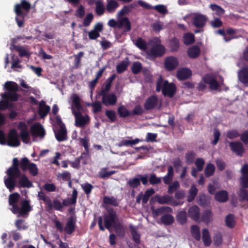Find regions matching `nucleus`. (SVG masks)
I'll return each mask as SVG.
<instances>
[{
	"instance_id": "1",
	"label": "nucleus",
	"mask_w": 248,
	"mask_h": 248,
	"mask_svg": "<svg viewBox=\"0 0 248 248\" xmlns=\"http://www.w3.org/2000/svg\"><path fill=\"white\" fill-rule=\"evenodd\" d=\"M19 166V160L15 157L13 159L12 166L6 170L8 177L4 179V183L10 192H12L16 186L19 188L33 187L32 183L28 177L24 174H21Z\"/></svg>"
},
{
	"instance_id": "2",
	"label": "nucleus",
	"mask_w": 248,
	"mask_h": 248,
	"mask_svg": "<svg viewBox=\"0 0 248 248\" xmlns=\"http://www.w3.org/2000/svg\"><path fill=\"white\" fill-rule=\"evenodd\" d=\"M20 197V194L17 192L11 194L9 196V204L12 206L10 210L13 214L18 215V217H24L25 216L28 215L29 213L32 210V207L30 205V201L28 200L23 201L20 207L17 204Z\"/></svg>"
},
{
	"instance_id": "3",
	"label": "nucleus",
	"mask_w": 248,
	"mask_h": 248,
	"mask_svg": "<svg viewBox=\"0 0 248 248\" xmlns=\"http://www.w3.org/2000/svg\"><path fill=\"white\" fill-rule=\"evenodd\" d=\"M241 174L240 178V183L241 187L238 193L240 202H248V164H245L240 170Z\"/></svg>"
},
{
	"instance_id": "4",
	"label": "nucleus",
	"mask_w": 248,
	"mask_h": 248,
	"mask_svg": "<svg viewBox=\"0 0 248 248\" xmlns=\"http://www.w3.org/2000/svg\"><path fill=\"white\" fill-rule=\"evenodd\" d=\"M161 90L164 96L171 98L176 93V87L173 83H169L168 80L164 81L162 77L160 76L156 82V91L159 92Z\"/></svg>"
},
{
	"instance_id": "5",
	"label": "nucleus",
	"mask_w": 248,
	"mask_h": 248,
	"mask_svg": "<svg viewBox=\"0 0 248 248\" xmlns=\"http://www.w3.org/2000/svg\"><path fill=\"white\" fill-rule=\"evenodd\" d=\"M107 214L104 217L105 227L110 231L111 228L119 222L116 211L112 207L107 208Z\"/></svg>"
},
{
	"instance_id": "6",
	"label": "nucleus",
	"mask_w": 248,
	"mask_h": 248,
	"mask_svg": "<svg viewBox=\"0 0 248 248\" xmlns=\"http://www.w3.org/2000/svg\"><path fill=\"white\" fill-rule=\"evenodd\" d=\"M19 164L22 171L29 170L30 174L33 176L38 175V169L37 165L35 163L30 162L26 157L22 158L20 162H19Z\"/></svg>"
},
{
	"instance_id": "7",
	"label": "nucleus",
	"mask_w": 248,
	"mask_h": 248,
	"mask_svg": "<svg viewBox=\"0 0 248 248\" xmlns=\"http://www.w3.org/2000/svg\"><path fill=\"white\" fill-rule=\"evenodd\" d=\"M166 52L165 47L161 44H156L152 46L147 54L152 59L163 56Z\"/></svg>"
},
{
	"instance_id": "8",
	"label": "nucleus",
	"mask_w": 248,
	"mask_h": 248,
	"mask_svg": "<svg viewBox=\"0 0 248 248\" xmlns=\"http://www.w3.org/2000/svg\"><path fill=\"white\" fill-rule=\"evenodd\" d=\"M193 15L192 18V25L197 29H203L208 20L206 16L198 13L193 14Z\"/></svg>"
},
{
	"instance_id": "9",
	"label": "nucleus",
	"mask_w": 248,
	"mask_h": 248,
	"mask_svg": "<svg viewBox=\"0 0 248 248\" xmlns=\"http://www.w3.org/2000/svg\"><path fill=\"white\" fill-rule=\"evenodd\" d=\"M17 128L20 130L19 136L24 143L28 144L30 140V133L28 130V125L21 121L18 123Z\"/></svg>"
},
{
	"instance_id": "10",
	"label": "nucleus",
	"mask_w": 248,
	"mask_h": 248,
	"mask_svg": "<svg viewBox=\"0 0 248 248\" xmlns=\"http://www.w3.org/2000/svg\"><path fill=\"white\" fill-rule=\"evenodd\" d=\"M73 114L75 117V125L78 127H84L89 121L90 117L87 115L84 117L82 113L79 111H76L72 108Z\"/></svg>"
},
{
	"instance_id": "11",
	"label": "nucleus",
	"mask_w": 248,
	"mask_h": 248,
	"mask_svg": "<svg viewBox=\"0 0 248 248\" xmlns=\"http://www.w3.org/2000/svg\"><path fill=\"white\" fill-rule=\"evenodd\" d=\"M6 143L10 147H18L20 145L18 135L15 129H12L9 132Z\"/></svg>"
},
{
	"instance_id": "12",
	"label": "nucleus",
	"mask_w": 248,
	"mask_h": 248,
	"mask_svg": "<svg viewBox=\"0 0 248 248\" xmlns=\"http://www.w3.org/2000/svg\"><path fill=\"white\" fill-rule=\"evenodd\" d=\"M179 65L178 59L174 56H169L164 60L165 68L168 71H171L177 68Z\"/></svg>"
},
{
	"instance_id": "13",
	"label": "nucleus",
	"mask_w": 248,
	"mask_h": 248,
	"mask_svg": "<svg viewBox=\"0 0 248 248\" xmlns=\"http://www.w3.org/2000/svg\"><path fill=\"white\" fill-rule=\"evenodd\" d=\"M229 147L231 151L237 156H242L245 152L243 144L239 141L230 142Z\"/></svg>"
},
{
	"instance_id": "14",
	"label": "nucleus",
	"mask_w": 248,
	"mask_h": 248,
	"mask_svg": "<svg viewBox=\"0 0 248 248\" xmlns=\"http://www.w3.org/2000/svg\"><path fill=\"white\" fill-rule=\"evenodd\" d=\"M31 133L34 137L43 138L45 135V130L42 125L39 123L33 124L31 127Z\"/></svg>"
},
{
	"instance_id": "15",
	"label": "nucleus",
	"mask_w": 248,
	"mask_h": 248,
	"mask_svg": "<svg viewBox=\"0 0 248 248\" xmlns=\"http://www.w3.org/2000/svg\"><path fill=\"white\" fill-rule=\"evenodd\" d=\"M76 221L77 219L75 216H70L68 217L64 228L65 232L68 234H71L75 232Z\"/></svg>"
},
{
	"instance_id": "16",
	"label": "nucleus",
	"mask_w": 248,
	"mask_h": 248,
	"mask_svg": "<svg viewBox=\"0 0 248 248\" xmlns=\"http://www.w3.org/2000/svg\"><path fill=\"white\" fill-rule=\"evenodd\" d=\"M158 99L157 96L153 95L147 98L144 104V108L146 110L155 108L157 106Z\"/></svg>"
},
{
	"instance_id": "17",
	"label": "nucleus",
	"mask_w": 248,
	"mask_h": 248,
	"mask_svg": "<svg viewBox=\"0 0 248 248\" xmlns=\"http://www.w3.org/2000/svg\"><path fill=\"white\" fill-rule=\"evenodd\" d=\"M31 4L26 0H22L20 4H16L15 7V11L17 16H23L24 13L21 8L28 11L31 8Z\"/></svg>"
},
{
	"instance_id": "18",
	"label": "nucleus",
	"mask_w": 248,
	"mask_h": 248,
	"mask_svg": "<svg viewBox=\"0 0 248 248\" xmlns=\"http://www.w3.org/2000/svg\"><path fill=\"white\" fill-rule=\"evenodd\" d=\"M119 29H123V31L127 32L131 30V23L127 17H124L119 19Z\"/></svg>"
},
{
	"instance_id": "19",
	"label": "nucleus",
	"mask_w": 248,
	"mask_h": 248,
	"mask_svg": "<svg viewBox=\"0 0 248 248\" xmlns=\"http://www.w3.org/2000/svg\"><path fill=\"white\" fill-rule=\"evenodd\" d=\"M38 197L39 200L43 201L46 205V210L49 212L53 210V205L51 199L47 197L45 193L42 191L38 192Z\"/></svg>"
},
{
	"instance_id": "20",
	"label": "nucleus",
	"mask_w": 248,
	"mask_h": 248,
	"mask_svg": "<svg viewBox=\"0 0 248 248\" xmlns=\"http://www.w3.org/2000/svg\"><path fill=\"white\" fill-rule=\"evenodd\" d=\"M192 75L191 70L188 68H182L178 70L176 73V77L180 80H186Z\"/></svg>"
},
{
	"instance_id": "21",
	"label": "nucleus",
	"mask_w": 248,
	"mask_h": 248,
	"mask_svg": "<svg viewBox=\"0 0 248 248\" xmlns=\"http://www.w3.org/2000/svg\"><path fill=\"white\" fill-rule=\"evenodd\" d=\"M203 80L205 83L209 84L210 88L212 90H217L219 87V83L217 80L210 75H206L203 78Z\"/></svg>"
},
{
	"instance_id": "22",
	"label": "nucleus",
	"mask_w": 248,
	"mask_h": 248,
	"mask_svg": "<svg viewBox=\"0 0 248 248\" xmlns=\"http://www.w3.org/2000/svg\"><path fill=\"white\" fill-rule=\"evenodd\" d=\"M117 98L113 93H109L104 98H102V103L106 106L114 105L117 102Z\"/></svg>"
},
{
	"instance_id": "23",
	"label": "nucleus",
	"mask_w": 248,
	"mask_h": 248,
	"mask_svg": "<svg viewBox=\"0 0 248 248\" xmlns=\"http://www.w3.org/2000/svg\"><path fill=\"white\" fill-rule=\"evenodd\" d=\"M188 216L192 219L198 221L200 218V208L197 205H193L188 210Z\"/></svg>"
},
{
	"instance_id": "24",
	"label": "nucleus",
	"mask_w": 248,
	"mask_h": 248,
	"mask_svg": "<svg viewBox=\"0 0 248 248\" xmlns=\"http://www.w3.org/2000/svg\"><path fill=\"white\" fill-rule=\"evenodd\" d=\"M50 108L49 106L46 105L45 102L41 101L39 104L38 109V114L42 119L46 116L49 112Z\"/></svg>"
},
{
	"instance_id": "25",
	"label": "nucleus",
	"mask_w": 248,
	"mask_h": 248,
	"mask_svg": "<svg viewBox=\"0 0 248 248\" xmlns=\"http://www.w3.org/2000/svg\"><path fill=\"white\" fill-rule=\"evenodd\" d=\"M55 137L58 141H62L66 140L67 130L65 126L60 127L57 131H54Z\"/></svg>"
},
{
	"instance_id": "26",
	"label": "nucleus",
	"mask_w": 248,
	"mask_h": 248,
	"mask_svg": "<svg viewBox=\"0 0 248 248\" xmlns=\"http://www.w3.org/2000/svg\"><path fill=\"white\" fill-rule=\"evenodd\" d=\"M188 56L191 59L197 58L201 53L199 46L195 45L189 47L187 51Z\"/></svg>"
},
{
	"instance_id": "27",
	"label": "nucleus",
	"mask_w": 248,
	"mask_h": 248,
	"mask_svg": "<svg viewBox=\"0 0 248 248\" xmlns=\"http://www.w3.org/2000/svg\"><path fill=\"white\" fill-rule=\"evenodd\" d=\"M238 78L240 82L244 84H248V68H242L238 73Z\"/></svg>"
},
{
	"instance_id": "28",
	"label": "nucleus",
	"mask_w": 248,
	"mask_h": 248,
	"mask_svg": "<svg viewBox=\"0 0 248 248\" xmlns=\"http://www.w3.org/2000/svg\"><path fill=\"white\" fill-rule=\"evenodd\" d=\"M95 13L98 16H101L105 13L106 8L103 3L102 0H96L95 1Z\"/></svg>"
},
{
	"instance_id": "29",
	"label": "nucleus",
	"mask_w": 248,
	"mask_h": 248,
	"mask_svg": "<svg viewBox=\"0 0 248 248\" xmlns=\"http://www.w3.org/2000/svg\"><path fill=\"white\" fill-rule=\"evenodd\" d=\"M19 96V95L15 92H5L1 94L2 98L7 101L15 102L18 100Z\"/></svg>"
},
{
	"instance_id": "30",
	"label": "nucleus",
	"mask_w": 248,
	"mask_h": 248,
	"mask_svg": "<svg viewBox=\"0 0 248 248\" xmlns=\"http://www.w3.org/2000/svg\"><path fill=\"white\" fill-rule=\"evenodd\" d=\"M215 199L221 202H226L228 200V193L224 190H220L216 193Z\"/></svg>"
},
{
	"instance_id": "31",
	"label": "nucleus",
	"mask_w": 248,
	"mask_h": 248,
	"mask_svg": "<svg viewBox=\"0 0 248 248\" xmlns=\"http://www.w3.org/2000/svg\"><path fill=\"white\" fill-rule=\"evenodd\" d=\"M202 240L205 247L210 246L212 243L209 232L207 228H204L202 231Z\"/></svg>"
},
{
	"instance_id": "32",
	"label": "nucleus",
	"mask_w": 248,
	"mask_h": 248,
	"mask_svg": "<svg viewBox=\"0 0 248 248\" xmlns=\"http://www.w3.org/2000/svg\"><path fill=\"white\" fill-rule=\"evenodd\" d=\"M172 212V209L168 206H163L156 209H152V213L155 217H156L162 214H164L165 213H171Z\"/></svg>"
},
{
	"instance_id": "33",
	"label": "nucleus",
	"mask_w": 248,
	"mask_h": 248,
	"mask_svg": "<svg viewBox=\"0 0 248 248\" xmlns=\"http://www.w3.org/2000/svg\"><path fill=\"white\" fill-rule=\"evenodd\" d=\"M4 88L7 92L16 93L18 91V84L13 81H7L4 84Z\"/></svg>"
},
{
	"instance_id": "34",
	"label": "nucleus",
	"mask_w": 248,
	"mask_h": 248,
	"mask_svg": "<svg viewBox=\"0 0 248 248\" xmlns=\"http://www.w3.org/2000/svg\"><path fill=\"white\" fill-rule=\"evenodd\" d=\"M160 220L163 224L170 225L173 223L174 222V218L170 214H165L161 216Z\"/></svg>"
},
{
	"instance_id": "35",
	"label": "nucleus",
	"mask_w": 248,
	"mask_h": 248,
	"mask_svg": "<svg viewBox=\"0 0 248 248\" xmlns=\"http://www.w3.org/2000/svg\"><path fill=\"white\" fill-rule=\"evenodd\" d=\"M119 4L115 0H109L108 1L106 5V10L108 13H114L118 7Z\"/></svg>"
},
{
	"instance_id": "36",
	"label": "nucleus",
	"mask_w": 248,
	"mask_h": 248,
	"mask_svg": "<svg viewBox=\"0 0 248 248\" xmlns=\"http://www.w3.org/2000/svg\"><path fill=\"white\" fill-rule=\"evenodd\" d=\"M140 141H141V140L139 139H135L132 140H123L117 144V146L119 147L123 146H132V145L138 143Z\"/></svg>"
},
{
	"instance_id": "37",
	"label": "nucleus",
	"mask_w": 248,
	"mask_h": 248,
	"mask_svg": "<svg viewBox=\"0 0 248 248\" xmlns=\"http://www.w3.org/2000/svg\"><path fill=\"white\" fill-rule=\"evenodd\" d=\"M13 48L14 49L19 52V56L20 57H29L31 55V53L29 52V51L26 49L23 46H13Z\"/></svg>"
},
{
	"instance_id": "38",
	"label": "nucleus",
	"mask_w": 248,
	"mask_h": 248,
	"mask_svg": "<svg viewBox=\"0 0 248 248\" xmlns=\"http://www.w3.org/2000/svg\"><path fill=\"white\" fill-rule=\"evenodd\" d=\"M198 192V190L197 188L195 185H192L191 186L190 188L188 190L189 195L187 198V201L188 202H192L195 199Z\"/></svg>"
},
{
	"instance_id": "39",
	"label": "nucleus",
	"mask_w": 248,
	"mask_h": 248,
	"mask_svg": "<svg viewBox=\"0 0 248 248\" xmlns=\"http://www.w3.org/2000/svg\"><path fill=\"white\" fill-rule=\"evenodd\" d=\"M187 213L186 211L183 210L179 212L176 216V220L178 223L183 225L187 221Z\"/></svg>"
},
{
	"instance_id": "40",
	"label": "nucleus",
	"mask_w": 248,
	"mask_h": 248,
	"mask_svg": "<svg viewBox=\"0 0 248 248\" xmlns=\"http://www.w3.org/2000/svg\"><path fill=\"white\" fill-rule=\"evenodd\" d=\"M169 46L172 52L177 51L180 47L179 40L176 37L171 38L170 41Z\"/></svg>"
},
{
	"instance_id": "41",
	"label": "nucleus",
	"mask_w": 248,
	"mask_h": 248,
	"mask_svg": "<svg viewBox=\"0 0 248 248\" xmlns=\"http://www.w3.org/2000/svg\"><path fill=\"white\" fill-rule=\"evenodd\" d=\"M115 173V171L114 170L109 171L108 168H103L99 172V176L100 178L106 179L114 174Z\"/></svg>"
},
{
	"instance_id": "42",
	"label": "nucleus",
	"mask_w": 248,
	"mask_h": 248,
	"mask_svg": "<svg viewBox=\"0 0 248 248\" xmlns=\"http://www.w3.org/2000/svg\"><path fill=\"white\" fill-rule=\"evenodd\" d=\"M117 112L120 118H126L131 115V112L123 105L118 107Z\"/></svg>"
},
{
	"instance_id": "43",
	"label": "nucleus",
	"mask_w": 248,
	"mask_h": 248,
	"mask_svg": "<svg viewBox=\"0 0 248 248\" xmlns=\"http://www.w3.org/2000/svg\"><path fill=\"white\" fill-rule=\"evenodd\" d=\"M191 233L192 237L197 241H200L201 239V233L200 228L196 225H193L191 226Z\"/></svg>"
},
{
	"instance_id": "44",
	"label": "nucleus",
	"mask_w": 248,
	"mask_h": 248,
	"mask_svg": "<svg viewBox=\"0 0 248 248\" xmlns=\"http://www.w3.org/2000/svg\"><path fill=\"white\" fill-rule=\"evenodd\" d=\"M113 227L118 236L120 238H123L124 236L125 229L121 223L118 222Z\"/></svg>"
},
{
	"instance_id": "45",
	"label": "nucleus",
	"mask_w": 248,
	"mask_h": 248,
	"mask_svg": "<svg viewBox=\"0 0 248 248\" xmlns=\"http://www.w3.org/2000/svg\"><path fill=\"white\" fill-rule=\"evenodd\" d=\"M210 9L214 11L215 14L218 16H221L225 13V10L220 6L216 4H211L209 5Z\"/></svg>"
},
{
	"instance_id": "46",
	"label": "nucleus",
	"mask_w": 248,
	"mask_h": 248,
	"mask_svg": "<svg viewBox=\"0 0 248 248\" xmlns=\"http://www.w3.org/2000/svg\"><path fill=\"white\" fill-rule=\"evenodd\" d=\"M103 202L105 204L112 205L114 206H118L119 205V202L115 197L105 196L103 198Z\"/></svg>"
},
{
	"instance_id": "47",
	"label": "nucleus",
	"mask_w": 248,
	"mask_h": 248,
	"mask_svg": "<svg viewBox=\"0 0 248 248\" xmlns=\"http://www.w3.org/2000/svg\"><path fill=\"white\" fill-rule=\"evenodd\" d=\"M196 155L193 151H188L185 154L186 162L187 164H190L194 162Z\"/></svg>"
},
{
	"instance_id": "48",
	"label": "nucleus",
	"mask_w": 248,
	"mask_h": 248,
	"mask_svg": "<svg viewBox=\"0 0 248 248\" xmlns=\"http://www.w3.org/2000/svg\"><path fill=\"white\" fill-rule=\"evenodd\" d=\"M195 41L194 35L191 33L185 34L183 36V42L186 45H190Z\"/></svg>"
},
{
	"instance_id": "49",
	"label": "nucleus",
	"mask_w": 248,
	"mask_h": 248,
	"mask_svg": "<svg viewBox=\"0 0 248 248\" xmlns=\"http://www.w3.org/2000/svg\"><path fill=\"white\" fill-rule=\"evenodd\" d=\"M215 170V167L212 163L207 164L205 170L204 174L206 177H209L213 175Z\"/></svg>"
},
{
	"instance_id": "50",
	"label": "nucleus",
	"mask_w": 248,
	"mask_h": 248,
	"mask_svg": "<svg viewBox=\"0 0 248 248\" xmlns=\"http://www.w3.org/2000/svg\"><path fill=\"white\" fill-rule=\"evenodd\" d=\"M135 45L139 48L142 50H145L147 48V44L146 41L141 37H138L137 39Z\"/></svg>"
},
{
	"instance_id": "51",
	"label": "nucleus",
	"mask_w": 248,
	"mask_h": 248,
	"mask_svg": "<svg viewBox=\"0 0 248 248\" xmlns=\"http://www.w3.org/2000/svg\"><path fill=\"white\" fill-rule=\"evenodd\" d=\"M152 9L155 10L159 14L163 15H165L168 13V10L166 6L163 4H158L153 6Z\"/></svg>"
},
{
	"instance_id": "52",
	"label": "nucleus",
	"mask_w": 248,
	"mask_h": 248,
	"mask_svg": "<svg viewBox=\"0 0 248 248\" xmlns=\"http://www.w3.org/2000/svg\"><path fill=\"white\" fill-rule=\"evenodd\" d=\"M212 216V213L210 210L204 211L202 214V221L208 223Z\"/></svg>"
},
{
	"instance_id": "53",
	"label": "nucleus",
	"mask_w": 248,
	"mask_h": 248,
	"mask_svg": "<svg viewBox=\"0 0 248 248\" xmlns=\"http://www.w3.org/2000/svg\"><path fill=\"white\" fill-rule=\"evenodd\" d=\"M226 225L230 228H233L235 226L234 216L232 214L228 215L225 218Z\"/></svg>"
},
{
	"instance_id": "54",
	"label": "nucleus",
	"mask_w": 248,
	"mask_h": 248,
	"mask_svg": "<svg viewBox=\"0 0 248 248\" xmlns=\"http://www.w3.org/2000/svg\"><path fill=\"white\" fill-rule=\"evenodd\" d=\"M213 238L214 244L216 246L218 247L222 243V235L221 232H217L215 233Z\"/></svg>"
},
{
	"instance_id": "55",
	"label": "nucleus",
	"mask_w": 248,
	"mask_h": 248,
	"mask_svg": "<svg viewBox=\"0 0 248 248\" xmlns=\"http://www.w3.org/2000/svg\"><path fill=\"white\" fill-rule=\"evenodd\" d=\"M142 70V65L140 62H134L131 67V71L133 74L137 75L139 74Z\"/></svg>"
},
{
	"instance_id": "56",
	"label": "nucleus",
	"mask_w": 248,
	"mask_h": 248,
	"mask_svg": "<svg viewBox=\"0 0 248 248\" xmlns=\"http://www.w3.org/2000/svg\"><path fill=\"white\" fill-rule=\"evenodd\" d=\"M127 184L133 189L136 188L140 185V179L138 177L133 178L129 179L127 182Z\"/></svg>"
},
{
	"instance_id": "57",
	"label": "nucleus",
	"mask_w": 248,
	"mask_h": 248,
	"mask_svg": "<svg viewBox=\"0 0 248 248\" xmlns=\"http://www.w3.org/2000/svg\"><path fill=\"white\" fill-rule=\"evenodd\" d=\"M155 193V190L153 188H151L150 189H147L145 192L144 194L142 195V202L144 204L146 203L149 198Z\"/></svg>"
},
{
	"instance_id": "58",
	"label": "nucleus",
	"mask_w": 248,
	"mask_h": 248,
	"mask_svg": "<svg viewBox=\"0 0 248 248\" xmlns=\"http://www.w3.org/2000/svg\"><path fill=\"white\" fill-rule=\"evenodd\" d=\"M128 63L125 61L121 62L116 66V70L118 74H122L124 73L127 69L128 66Z\"/></svg>"
},
{
	"instance_id": "59",
	"label": "nucleus",
	"mask_w": 248,
	"mask_h": 248,
	"mask_svg": "<svg viewBox=\"0 0 248 248\" xmlns=\"http://www.w3.org/2000/svg\"><path fill=\"white\" fill-rule=\"evenodd\" d=\"M105 115L109 119V122L113 123L116 121L117 116L115 111L112 110H107Z\"/></svg>"
},
{
	"instance_id": "60",
	"label": "nucleus",
	"mask_w": 248,
	"mask_h": 248,
	"mask_svg": "<svg viewBox=\"0 0 248 248\" xmlns=\"http://www.w3.org/2000/svg\"><path fill=\"white\" fill-rule=\"evenodd\" d=\"M149 182L152 185L159 184L161 182V178L157 177L155 173H152L149 178Z\"/></svg>"
},
{
	"instance_id": "61",
	"label": "nucleus",
	"mask_w": 248,
	"mask_h": 248,
	"mask_svg": "<svg viewBox=\"0 0 248 248\" xmlns=\"http://www.w3.org/2000/svg\"><path fill=\"white\" fill-rule=\"evenodd\" d=\"M52 205L53 209L55 210L62 211L63 209V203L60 200L55 199L53 200Z\"/></svg>"
},
{
	"instance_id": "62",
	"label": "nucleus",
	"mask_w": 248,
	"mask_h": 248,
	"mask_svg": "<svg viewBox=\"0 0 248 248\" xmlns=\"http://www.w3.org/2000/svg\"><path fill=\"white\" fill-rule=\"evenodd\" d=\"M172 200V197L166 195L158 197L157 202L160 204H166Z\"/></svg>"
},
{
	"instance_id": "63",
	"label": "nucleus",
	"mask_w": 248,
	"mask_h": 248,
	"mask_svg": "<svg viewBox=\"0 0 248 248\" xmlns=\"http://www.w3.org/2000/svg\"><path fill=\"white\" fill-rule=\"evenodd\" d=\"M93 19V16L92 13L87 14L83 21V26L84 27H88L90 25Z\"/></svg>"
},
{
	"instance_id": "64",
	"label": "nucleus",
	"mask_w": 248,
	"mask_h": 248,
	"mask_svg": "<svg viewBox=\"0 0 248 248\" xmlns=\"http://www.w3.org/2000/svg\"><path fill=\"white\" fill-rule=\"evenodd\" d=\"M144 110L140 105H136L131 112V115H141L143 114Z\"/></svg>"
}]
</instances>
